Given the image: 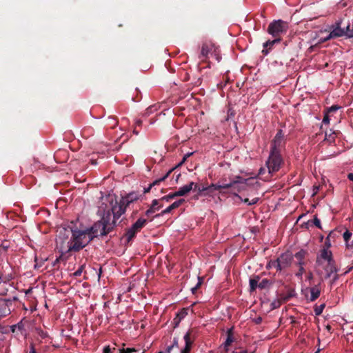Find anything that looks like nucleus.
<instances>
[{
	"instance_id": "nucleus-45",
	"label": "nucleus",
	"mask_w": 353,
	"mask_h": 353,
	"mask_svg": "<svg viewBox=\"0 0 353 353\" xmlns=\"http://www.w3.org/2000/svg\"><path fill=\"white\" fill-rule=\"evenodd\" d=\"M268 283V281L267 280H263L262 282H261L259 284V288H263L265 285V284Z\"/></svg>"
},
{
	"instance_id": "nucleus-37",
	"label": "nucleus",
	"mask_w": 353,
	"mask_h": 353,
	"mask_svg": "<svg viewBox=\"0 0 353 353\" xmlns=\"http://www.w3.org/2000/svg\"><path fill=\"white\" fill-rule=\"evenodd\" d=\"M174 347H178V341L177 339H174L173 341V344L167 348V352L165 353H170V351Z\"/></svg>"
},
{
	"instance_id": "nucleus-56",
	"label": "nucleus",
	"mask_w": 353,
	"mask_h": 353,
	"mask_svg": "<svg viewBox=\"0 0 353 353\" xmlns=\"http://www.w3.org/2000/svg\"><path fill=\"white\" fill-rule=\"evenodd\" d=\"M318 263H321V264H322V265H323V262H322V261H318Z\"/></svg>"
},
{
	"instance_id": "nucleus-5",
	"label": "nucleus",
	"mask_w": 353,
	"mask_h": 353,
	"mask_svg": "<svg viewBox=\"0 0 353 353\" xmlns=\"http://www.w3.org/2000/svg\"><path fill=\"white\" fill-rule=\"evenodd\" d=\"M292 262V255L289 252L282 254L277 259L270 261L267 268H274L276 271L281 272L290 267Z\"/></svg>"
},
{
	"instance_id": "nucleus-19",
	"label": "nucleus",
	"mask_w": 353,
	"mask_h": 353,
	"mask_svg": "<svg viewBox=\"0 0 353 353\" xmlns=\"http://www.w3.org/2000/svg\"><path fill=\"white\" fill-rule=\"evenodd\" d=\"M146 222V219L139 218L134 224H132V228L133 230H135L137 232H139L141 230V228L144 227Z\"/></svg>"
},
{
	"instance_id": "nucleus-38",
	"label": "nucleus",
	"mask_w": 353,
	"mask_h": 353,
	"mask_svg": "<svg viewBox=\"0 0 353 353\" xmlns=\"http://www.w3.org/2000/svg\"><path fill=\"white\" fill-rule=\"evenodd\" d=\"M172 210V209L171 208L170 206H168V208H166L165 210H163L161 214H159L157 215H156V216H163L165 214H168L170 213L171 211Z\"/></svg>"
},
{
	"instance_id": "nucleus-35",
	"label": "nucleus",
	"mask_w": 353,
	"mask_h": 353,
	"mask_svg": "<svg viewBox=\"0 0 353 353\" xmlns=\"http://www.w3.org/2000/svg\"><path fill=\"white\" fill-rule=\"evenodd\" d=\"M324 307H325V304H321V305L316 307L315 309H314L315 314L317 315V316L321 314Z\"/></svg>"
},
{
	"instance_id": "nucleus-40",
	"label": "nucleus",
	"mask_w": 353,
	"mask_h": 353,
	"mask_svg": "<svg viewBox=\"0 0 353 353\" xmlns=\"http://www.w3.org/2000/svg\"><path fill=\"white\" fill-rule=\"evenodd\" d=\"M323 123L325 124H329L330 123V114L327 112L324 114V117L323 119Z\"/></svg>"
},
{
	"instance_id": "nucleus-28",
	"label": "nucleus",
	"mask_w": 353,
	"mask_h": 353,
	"mask_svg": "<svg viewBox=\"0 0 353 353\" xmlns=\"http://www.w3.org/2000/svg\"><path fill=\"white\" fill-rule=\"evenodd\" d=\"M233 341V336L230 332H228L227 339L224 343L225 348L227 349L228 346L231 345Z\"/></svg>"
},
{
	"instance_id": "nucleus-42",
	"label": "nucleus",
	"mask_w": 353,
	"mask_h": 353,
	"mask_svg": "<svg viewBox=\"0 0 353 353\" xmlns=\"http://www.w3.org/2000/svg\"><path fill=\"white\" fill-rule=\"evenodd\" d=\"M199 279V281H198V283H197L196 285L194 288H192V292H194V291H195V290H196V289H197V288H198L201 285V283H202V281H203L202 278L199 277V279Z\"/></svg>"
},
{
	"instance_id": "nucleus-15",
	"label": "nucleus",
	"mask_w": 353,
	"mask_h": 353,
	"mask_svg": "<svg viewBox=\"0 0 353 353\" xmlns=\"http://www.w3.org/2000/svg\"><path fill=\"white\" fill-rule=\"evenodd\" d=\"M161 201L160 199H154L152 201L151 207L145 212V214L149 216L150 214L155 212L163 207L162 204H159Z\"/></svg>"
},
{
	"instance_id": "nucleus-61",
	"label": "nucleus",
	"mask_w": 353,
	"mask_h": 353,
	"mask_svg": "<svg viewBox=\"0 0 353 353\" xmlns=\"http://www.w3.org/2000/svg\"><path fill=\"white\" fill-rule=\"evenodd\" d=\"M315 353H319V351L316 352Z\"/></svg>"
},
{
	"instance_id": "nucleus-27",
	"label": "nucleus",
	"mask_w": 353,
	"mask_h": 353,
	"mask_svg": "<svg viewBox=\"0 0 353 353\" xmlns=\"http://www.w3.org/2000/svg\"><path fill=\"white\" fill-rule=\"evenodd\" d=\"M103 353H118V350L116 348V345L113 346L106 345L103 349Z\"/></svg>"
},
{
	"instance_id": "nucleus-33",
	"label": "nucleus",
	"mask_w": 353,
	"mask_h": 353,
	"mask_svg": "<svg viewBox=\"0 0 353 353\" xmlns=\"http://www.w3.org/2000/svg\"><path fill=\"white\" fill-rule=\"evenodd\" d=\"M185 202V200L183 199H179L178 201H174L172 204H171L170 206L172 210L176 209L179 208L182 203Z\"/></svg>"
},
{
	"instance_id": "nucleus-32",
	"label": "nucleus",
	"mask_w": 353,
	"mask_h": 353,
	"mask_svg": "<svg viewBox=\"0 0 353 353\" xmlns=\"http://www.w3.org/2000/svg\"><path fill=\"white\" fill-rule=\"evenodd\" d=\"M352 236V233L351 232H350L349 230H346L343 233V236L344 241H345L346 245L349 243V240L350 239Z\"/></svg>"
},
{
	"instance_id": "nucleus-43",
	"label": "nucleus",
	"mask_w": 353,
	"mask_h": 353,
	"mask_svg": "<svg viewBox=\"0 0 353 353\" xmlns=\"http://www.w3.org/2000/svg\"><path fill=\"white\" fill-rule=\"evenodd\" d=\"M280 301H275L272 303V308L275 309L280 306Z\"/></svg>"
},
{
	"instance_id": "nucleus-7",
	"label": "nucleus",
	"mask_w": 353,
	"mask_h": 353,
	"mask_svg": "<svg viewBox=\"0 0 353 353\" xmlns=\"http://www.w3.org/2000/svg\"><path fill=\"white\" fill-rule=\"evenodd\" d=\"M283 163V160L280 153L270 152L269 157L266 161V165L268 169L269 174H272L279 171Z\"/></svg>"
},
{
	"instance_id": "nucleus-29",
	"label": "nucleus",
	"mask_w": 353,
	"mask_h": 353,
	"mask_svg": "<svg viewBox=\"0 0 353 353\" xmlns=\"http://www.w3.org/2000/svg\"><path fill=\"white\" fill-rule=\"evenodd\" d=\"M192 154H193V152H188V153L185 154L184 155V157H183L182 160L175 167H174V169L181 166L186 161L187 159Z\"/></svg>"
},
{
	"instance_id": "nucleus-34",
	"label": "nucleus",
	"mask_w": 353,
	"mask_h": 353,
	"mask_svg": "<svg viewBox=\"0 0 353 353\" xmlns=\"http://www.w3.org/2000/svg\"><path fill=\"white\" fill-rule=\"evenodd\" d=\"M334 139H335V133L334 132L330 133L329 134L327 133H325V140L327 141L330 143H332L334 141Z\"/></svg>"
},
{
	"instance_id": "nucleus-60",
	"label": "nucleus",
	"mask_w": 353,
	"mask_h": 353,
	"mask_svg": "<svg viewBox=\"0 0 353 353\" xmlns=\"http://www.w3.org/2000/svg\"><path fill=\"white\" fill-rule=\"evenodd\" d=\"M159 353H165V352H159Z\"/></svg>"
},
{
	"instance_id": "nucleus-50",
	"label": "nucleus",
	"mask_w": 353,
	"mask_h": 353,
	"mask_svg": "<svg viewBox=\"0 0 353 353\" xmlns=\"http://www.w3.org/2000/svg\"><path fill=\"white\" fill-rule=\"evenodd\" d=\"M136 126H140L142 124V121L139 119L135 121Z\"/></svg>"
},
{
	"instance_id": "nucleus-49",
	"label": "nucleus",
	"mask_w": 353,
	"mask_h": 353,
	"mask_svg": "<svg viewBox=\"0 0 353 353\" xmlns=\"http://www.w3.org/2000/svg\"><path fill=\"white\" fill-rule=\"evenodd\" d=\"M347 178L349 180L353 181V173H349L347 174Z\"/></svg>"
},
{
	"instance_id": "nucleus-46",
	"label": "nucleus",
	"mask_w": 353,
	"mask_h": 353,
	"mask_svg": "<svg viewBox=\"0 0 353 353\" xmlns=\"http://www.w3.org/2000/svg\"><path fill=\"white\" fill-rule=\"evenodd\" d=\"M349 32H353L352 28H350V25L347 26L346 30H345V35L347 37V33Z\"/></svg>"
},
{
	"instance_id": "nucleus-59",
	"label": "nucleus",
	"mask_w": 353,
	"mask_h": 353,
	"mask_svg": "<svg viewBox=\"0 0 353 353\" xmlns=\"http://www.w3.org/2000/svg\"><path fill=\"white\" fill-rule=\"evenodd\" d=\"M261 16H262L263 17H264V12H263L261 13Z\"/></svg>"
},
{
	"instance_id": "nucleus-18",
	"label": "nucleus",
	"mask_w": 353,
	"mask_h": 353,
	"mask_svg": "<svg viewBox=\"0 0 353 353\" xmlns=\"http://www.w3.org/2000/svg\"><path fill=\"white\" fill-rule=\"evenodd\" d=\"M325 266V270L326 271V277H330L332 274L336 273V268L334 265V261H330V263H326L325 265H323Z\"/></svg>"
},
{
	"instance_id": "nucleus-22",
	"label": "nucleus",
	"mask_w": 353,
	"mask_h": 353,
	"mask_svg": "<svg viewBox=\"0 0 353 353\" xmlns=\"http://www.w3.org/2000/svg\"><path fill=\"white\" fill-rule=\"evenodd\" d=\"M281 41V38H275L274 40L272 41H270V40H268L266 42H265L263 43V48H265L264 50H263V52H265L267 53L268 52V49L267 48H269L270 49L272 48V46H273L275 43H280Z\"/></svg>"
},
{
	"instance_id": "nucleus-47",
	"label": "nucleus",
	"mask_w": 353,
	"mask_h": 353,
	"mask_svg": "<svg viewBox=\"0 0 353 353\" xmlns=\"http://www.w3.org/2000/svg\"><path fill=\"white\" fill-rule=\"evenodd\" d=\"M109 120L112 122V128H114L117 123V121L114 119H112V118H109Z\"/></svg>"
},
{
	"instance_id": "nucleus-31",
	"label": "nucleus",
	"mask_w": 353,
	"mask_h": 353,
	"mask_svg": "<svg viewBox=\"0 0 353 353\" xmlns=\"http://www.w3.org/2000/svg\"><path fill=\"white\" fill-rule=\"evenodd\" d=\"M257 283H258L257 279H252L250 280V287L251 291L255 290L256 288H257V286L259 287V285Z\"/></svg>"
},
{
	"instance_id": "nucleus-55",
	"label": "nucleus",
	"mask_w": 353,
	"mask_h": 353,
	"mask_svg": "<svg viewBox=\"0 0 353 353\" xmlns=\"http://www.w3.org/2000/svg\"><path fill=\"white\" fill-rule=\"evenodd\" d=\"M133 132H134V134H139V132H138V131H137L136 130H134Z\"/></svg>"
},
{
	"instance_id": "nucleus-24",
	"label": "nucleus",
	"mask_w": 353,
	"mask_h": 353,
	"mask_svg": "<svg viewBox=\"0 0 353 353\" xmlns=\"http://www.w3.org/2000/svg\"><path fill=\"white\" fill-rule=\"evenodd\" d=\"M174 170V168H172L163 176L154 181L152 183H150L152 185V186L153 187L157 185H159L161 182L165 181L170 176V174L173 172Z\"/></svg>"
},
{
	"instance_id": "nucleus-17",
	"label": "nucleus",
	"mask_w": 353,
	"mask_h": 353,
	"mask_svg": "<svg viewBox=\"0 0 353 353\" xmlns=\"http://www.w3.org/2000/svg\"><path fill=\"white\" fill-rule=\"evenodd\" d=\"M332 252L327 248H323L321 252V258L324 260L325 263L332 261Z\"/></svg>"
},
{
	"instance_id": "nucleus-48",
	"label": "nucleus",
	"mask_w": 353,
	"mask_h": 353,
	"mask_svg": "<svg viewBox=\"0 0 353 353\" xmlns=\"http://www.w3.org/2000/svg\"><path fill=\"white\" fill-rule=\"evenodd\" d=\"M152 188V185L150 184L148 188L144 189V193L149 192Z\"/></svg>"
},
{
	"instance_id": "nucleus-20",
	"label": "nucleus",
	"mask_w": 353,
	"mask_h": 353,
	"mask_svg": "<svg viewBox=\"0 0 353 353\" xmlns=\"http://www.w3.org/2000/svg\"><path fill=\"white\" fill-rule=\"evenodd\" d=\"M146 222V219L139 218L134 224H132V228L133 230H135L137 232H139L141 230V228L144 227Z\"/></svg>"
},
{
	"instance_id": "nucleus-21",
	"label": "nucleus",
	"mask_w": 353,
	"mask_h": 353,
	"mask_svg": "<svg viewBox=\"0 0 353 353\" xmlns=\"http://www.w3.org/2000/svg\"><path fill=\"white\" fill-rule=\"evenodd\" d=\"M306 254V251L303 250H301L295 254L294 256L298 261L299 265H304V259L305 257Z\"/></svg>"
},
{
	"instance_id": "nucleus-36",
	"label": "nucleus",
	"mask_w": 353,
	"mask_h": 353,
	"mask_svg": "<svg viewBox=\"0 0 353 353\" xmlns=\"http://www.w3.org/2000/svg\"><path fill=\"white\" fill-rule=\"evenodd\" d=\"M341 108V106L337 105H332L331 107H330L329 108H327L326 112L329 114H331L334 112L337 111L338 110H339Z\"/></svg>"
},
{
	"instance_id": "nucleus-44",
	"label": "nucleus",
	"mask_w": 353,
	"mask_h": 353,
	"mask_svg": "<svg viewBox=\"0 0 353 353\" xmlns=\"http://www.w3.org/2000/svg\"><path fill=\"white\" fill-rule=\"evenodd\" d=\"M82 268H83V266H81L79 270H77L74 273V275L75 276H79L81 273H82Z\"/></svg>"
},
{
	"instance_id": "nucleus-1",
	"label": "nucleus",
	"mask_w": 353,
	"mask_h": 353,
	"mask_svg": "<svg viewBox=\"0 0 353 353\" xmlns=\"http://www.w3.org/2000/svg\"><path fill=\"white\" fill-rule=\"evenodd\" d=\"M220 52L219 47L212 41H203L199 47V63H206L208 66H214L221 63L222 57Z\"/></svg>"
},
{
	"instance_id": "nucleus-39",
	"label": "nucleus",
	"mask_w": 353,
	"mask_h": 353,
	"mask_svg": "<svg viewBox=\"0 0 353 353\" xmlns=\"http://www.w3.org/2000/svg\"><path fill=\"white\" fill-rule=\"evenodd\" d=\"M303 272H304L303 265H299V272L296 274V276L301 279Z\"/></svg>"
},
{
	"instance_id": "nucleus-26",
	"label": "nucleus",
	"mask_w": 353,
	"mask_h": 353,
	"mask_svg": "<svg viewBox=\"0 0 353 353\" xmlns=\"http://www.w3.org/2000/svg\"><path fill=\"white\" fill-rule=\"evenodd\" d=\"M137 232L135 230H133L132 226L127 230L125 233V237L128 242L130 241L136 235Z\"/></svg>"
},
{
	"instance_id": "nucleus-12",
	"label": "nucleus",
	"mask_w": 353,
	"mask_h": 353,
	"mask_svg": "<svg viewBox=\"0 0 353 353\" xmlns=\"http://www.w3.org/2000/svg\"><path fill=\"white\" fill-rule=\"evenodd\" d=\"M332 30L330 32L324 41L345 35V30L341 28V22H336L335 26H332Z\"/></svg>"
},
{
	"instance_id": "nucleus-57",
	"label": "nucleus",
	"mask_w": 353,
	"mask_h": 353,
	"mask_svg": "<svg viewBox=\"0 0 353 353\" xmlns=\"http://www.w3.org/2000/svg\"><path fill=\"white\" fill-rule=\"evenodd\" d=\"M323 66L327 67L328 66V63H325Z\"/></svg>"
},
{
	"instance_id": "nucleus-30",
	"label": "nucleus",
	"mask_w": 353,
	"mask_h": 353,
	"mask_svg": "<svg viewBox=\"0 0 353 353\" xmlns=\"http://www.w3.org/2000/svg\"><path fill=\"white\" fill-rule=\"evenodd\" d=\"M174 194H175V192H173V193H170V194H168L166 196H164L161 197L160 199V201H165L166 202H168L171 199H174V198L177 196L176 195H174Z\"/></svg>"
},
{
	"instance_id": "nucleus-58",
	"label": "nucleus",
	"mask_w": 353,
	"mask_h": 353,
	"mask_svg": "<svg viewBox=\"0 0 353 353\" xmlns=\"http://www.w3.org/2000/svg\"><path fill=\"white\" fill-rule=\"evenodd\" d=\"M2 282V278L1 276H0V283Z\"/></svg>"
},
{
	"instance_id": "nucleus-51",
	"label": "nucleus",
	"mask_w": 353,
	"mask_h": 353,
	"mask_svg": "<svg viewBox=\"0 0 353 353\" xmlns=\"http://www.w3.org/2000/svg\"><path fill=\"white\" fill-rule=\"evenodd\" d=\"M347 248H353V241L351 243H348L346 245Z\"/></svg>"
},
{
	"instance_id": "nucleus-23",
	"label": "nucleus",
	"mask_w": 353,
	"mask_h": 353,
	"mask_svg": "<svg viewBox=\"0 0 353 353\" xmlns=\"http://www.w3.org/2000/svg\"><path fill=\"white\" fill-rule=\"evenodd\" d=\"M235 196L238 197L243 203H247L248 205H254L259 201V198L258 197H253L250 200L248 198L243 199L241 196H239L237 194H235Z\"/></svg>"
},
{
	"instance_id": "nucleus-54",
	"label": "nucleus",
	"mask_w": 353,
	"mask_h": 353,
	"mask_svg": "<svg viewBox=\"0 0 353 353\" xmlns=\"http://www.w3.org/2000/svg\"><path fill=\"white\" fill-rule=\"evenodd\" d=\"M263 172H264V169L261 168L260 170H259V174H262L263 173Z\"/></svg>"
},
{
	"instance_id": "nucleus-25",
	"label": "nucleus",
	"mask_w": 353,
	"mask_h": 353,
	"mask_svg": "<svg viewBox=\"0 0 353 353\" xmlns=\"http://www.w3.org/2000/svg\"><path fill=\"white\" fill-rule=\"evenodd\" d=\"M118 353H141V350L134 347L118 349Z\"/></svg>"
},
{
	"instance_id": "nucleus-10",
	"label": "nucleus",
	"mask_w": 353,
	"mask_h": 353,
	"mask_svg": "<svg viewBox=\"0 0 353 353\" xmlns=\"http://www.w3.org/2000/svg\"><path fill=\"white\" fill-rule=\"evenodd\" d=\"M194 339L195 334L192 330L186 332L183 336L185 347L181 350V353H190Z\"/></svg>"
},
{
	"instance_id": "nucleus-53",
	"label": "nucleus",
	"mask_w": 353,
	"mask_h": 353,
	"mask_svg": "<svg viewBox=\"0 0 353 353\" xmlns=\"http://www.w3.org/2000/svg\"><path fill=\"white\" fill-rule=\"evenodd\" d=\"M312 278H313V274H312V273H311V272H310V273L309 274L308 276H307V279H308L309 280H311Z\"/></svg>"
},
{
	"instance_id": "nucleus-14",
	"label": "nucleus",
	"mask_w": 353,
	"mask_h": 353,
	"mask_svg": "<svg viewBox=\"0 0 353 353\" xmlns=\"http://www.w3.org/2000/svg\"><path fill=\"white\" fill-rule=\"evenodd\" d=\"M139 199L138 195L136 193H130L125 196L121 198V203L125 204V206L129 205L131 203L137 201Z\"/></svg>"
},
{
	"instance_id": "nucleus-4",
	"label": "nucleus",
	"mask_w": 353,
	"mask_h": 353,
	"mask_svg": "<svg viewBox=\"0 0 353 353\" xmlns=\"http://www.w3.org/2000/svg\"><path fill=\"white\" fill-rule=\"evenodd\" d=\"M109 216V214L104 215L101 221L96 222L90 229L88 230L92 239L98 236H105L111 231L114 225V221H110Z\"/></svg>"
},
{
	"instance_id": "nucleus-8",
	"label": "nucleus",
	"mask_w": 353,
	"mask_h": 353,
	"mask_svg": "<svg viewBox=\"0 0 353 353\" xmlns=\"http://www.w3.org/2000/svg\"><path fill=\"white\" fill-rule=\"evenodd\" d=\"M125 204L121 203V200L119 203L117 201H115L114 204L112 203L111 213L108 211L107 214H110V221H114V225H116L117 221L125 212Z\"/></svg>"
},
{
	"instance_id": "nucleus-16",
	"label": "nucleus",
	"mask_w": 353,
	"mask_h": 353,
	"mask_svg": "<svg viewBox=\"0 0 353 353\" xmlns=\"http://www.w3.org/2000/svg\"><path fill=\"white\" fill-rule=\"evenodd\" d=\"M321 294V289L319 285H315L310 288V297L309 300L310 301H314L316 299H317Z\"/></svg>"
},
{
	"instance_id": "nucleus-6",
	"label": "nucleus",
	"mask_w": 353,
	"mask_h": 353,
	"mask_svg": "<svg viewBox=\"0 0 353 353\" xmlns=\"http://www.w3.org/2000/svg\"><path fill=\"white\" fill-rule=\"evenodd\" d=\"M288 30V23L283 20H274L271 22L268 28V32L274 38H281L283 34H285Z\"/></svg>"
},
{
	"instance_id": "nucleus-9",
	"label": "nucleus",
	"mask_w": 353,
	"mask_h": 353,
	"mask_svg": "<svg viewBox=\"0 0 353 353\" xmlns=\"http://www.w3.org/2000/svg\"><path fill=\"white\" fill-rule=\"evenodd\" d=\"M284 145V137L282 130L278 131L274 139L272 141L270 152L280 153L282 147Z\"/></svg>"
},
{
	"instance_id": "nucleus-3",
	"label": "nucleus",
	"mask_w": 353,
	"mask_h": 353,
	"mask_svg": "<svg viewBox=\"0 0 353 353\" xmlns=\"http://www.w3.org/2000/svg\"><path fill=\"white\" fill-rule=\"evenodd\" d=\"M91 240H92V236L88 230L84 231L73 230L72 238L68 242V251H79Z\"/></svg>"
},
{
	"instance_id": "nucleus-52",
	"label": "nucleus",
	"mask_w": 353,
	"mask_h": 353,
	"mask_svg": "<svg viewBox=\"0 0 353 353\" xmlns=\"http://www.w3.org/2000/svg\"><path fill=\"white\" fill-rule=\"evenodd\" d=\"M30 353H36L35 349L33 346L31 347Z\"/></svg>"
},
{
	"instance_id": "nucleus-2",
	"label": "nucleus",
	"mask_w": 353,
	"mask_h": 353,
	"mask_svg": "<svg viewBox=\"0 0 353 353\" xmlns=\"http://www.w3.org/2000/svg\"><path fill=\"white\" fill-rule=\"evenodd\" d=\"M236 180L230 181L228 183H212L206 187H198L199 195L202 196L214 197V192L215 190H220L221 189H226L232 187L236 188L239 192L245 190L248 186L246 183L248 179L241 181L239 180L241 179L240 176H236Z\"/></svg>"
},
{
	"instance_id": "nucleus-11",
	"label": "nucleus",
	"mask_w": 353,
	"mask_h": 353,
	"mask_svg": "<svg viewBox=\"0 0 353 353\" xmlns=\"http://www.w3.org/2000/svg\"><path fill=\"white\" fill-rule=\"evenodd\" d=\"M12 302L9 299L0 298V318L10 314Z\"/></svg>"
},
{
	"instance_id": "nucleus-13",
	"label": "nucleus",
	"mask_w": 353,
	"mask_h": 353,
	"mask_svg": "<svg viewBox=\"0 0 353 353\" xmlns=\"http://www.w3.org/2000/svg\"><path fill=\"white\" fill-rule=\"evenodd\" d=\"M193 188H197V185L194 182H190L188 184L179 188V190L175 192L174 195H176L177 196H184L189 193Z\"/></svg>"
},
{
	"instance_id": "nucleus-41",
	"label": "nucleus",
	"mask_w": 353,
	"mask_h": 353,
	"mask_svg": "<svg viewBox=\"0 0 353 353\" xmlns=\"http://www.w3.org/2000/svg\"><path fill=\"white\" fill-rule=\"evenodd\" d=\"M314 224L319 228H321V221L320 220L315 216L314 219Z\"/></svg>"
}]
</instances>
